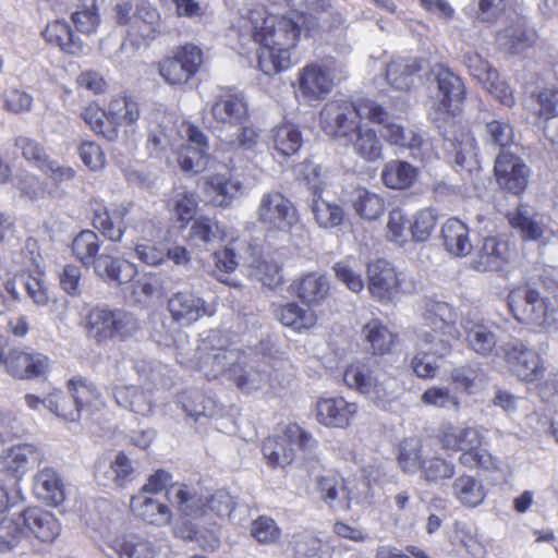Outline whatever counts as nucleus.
<instances>
[{"mask_svg": "<svg viewBox=\"0 0 558 558\" xmlns=\"http://www.w3.org/2000/svg\"><path fill=\"white\" fill-rule=\"evenodd\" d=\"M302 16L296 12L270 14L264 8H254L243 17L244 27L262 46L258 68L266 75L290 69L293 64L291 50L300 40Z\"/></svg>", "mask_w": 558, "mask_h": 558, "instance_id": "obj_1", "label": "nucleus"}, {"mask_svg": "<svg viewBox=\"0 0 558 558\" xmlns=\"http://www.w3.org/2000/svg\"><path fill=\"white\" fill-rule=\"evenodd\" d=\"M384 107L371 99L352 102L347 99H333L325 104L320 111V123L327 135L339 144L348 146L351 137L361 125V119L372 123L383 122Z\"/></svg>", "mask_w": 558, "mask_h": 558, "instance_id": "obj_2", "label": "nucleus"}, {"mask_svg": "<svg viewBox=\"0 0 558 558\" xmlns=\"http://www.w3.org/2000/svg\"><path fill=\"white\" fill-rule=\"evenodd\" d=\"M542 290L518 288L508 295V305L513 317L526 325L548 332L558 330L555 315L558 313V293L550 289V277H543Z\"/></svg>", "mask_w": 558, "mask_h": 558, "instance_id": "obj_3", "label": "nucleus"}, {"mask_svg": "<svg viewBox=\"0 0 558 558\" xmlns=\"http://www.w3.org/2000/svg\"><path fill=\"white\" fill-rule=\"evenodd\" d=\"M83 327L89 339L97 343L126 341L141 330L138 318L124 310L104 306L90 308L83 319Z\"/></svg>", "mask_w": 558, "mask_h": 558, "instance_id": "obj_4", "label": "nucleus"}, {"mask_svg": "<svg viewBox=\"0 0 558 558\" xmlns=\"http://www.w3.org/2000/svg\"><path fill=\"white\" fill-rule=\"evenodd\" d=\"M243 357L244 350L228 344L220 330H210L197 348V368L209 380L223 374L230 378L231 368H235Z\"/></svg>", "mask_w": 558, "mask_h": 558, "instance_id": "obj_5", "label": "nucleus"}, {"mask_svg": "<svg viewBox=\"0 0 558 558\" xmlns=\"http://www.w3.org/2000/svg\"><path fill=\"white\" fill-rule=\"evenodd\" d=\"M383 122H375L381 126L384 140L410 151V155L422 162H428L437 157L433 142L415 128H405L397 122L384 108Z\"/></svg>", "mask_w": 558, "mask_h": 558, "instance_id": "obj_6", "label": "nucleus"}, {"mask_svg": "<svg viewBox=\"0 0 558 558\" xmlns=\"http://www.w3.org/2000/svg\"><path fill=\"white\" fill-rule=\"evenodd\" d=\"M255 215L267 233L289 232L299 222L296 207L279 191L264 193L258 202Z\"/></svg>", "mask_w": 558, "mask_h": 558, "instance_id": "obj_7", "label": "nucleus"}, {"mask_svg": "<svg viewBox=\"0 0 558 558\" xmlns=\"http://www.w3.org/2000/svg\"><path fill=\"white\" fill-rule=\"evenodd\" d=\"M345 75L344 65L332 61L328 64L310 63L298 73V87L305 101L313 102L325 98L336 81Z\"/></svg>", "mask_w": 558, "mask_h": 558, "instance_id": "obj_8", "label": "nucleus"}, {"mask_svg": "<svg viewBox=\"0 0 558 558\" xmlns=\"http://www.w3.org/2000/svg\"><path fill=\"white\" fill-rule=\"evenodd\" d=\"M203 51L193 44L174 47L170 54L158 62V73L170 86L186 84L199 70Z\"/></svg>", "mask_w": 558, "mask_h": 558, "instance_id": "obj_9", "label": "nucleus"}, {"mask_svg": "<svg viewBox=\"0 0 558 558\" xmlns=\"http://www.w3.org/2000/svg\"><path fill=\"white\" fill-rule=\"evenodd\" d=\"M500 351L510 371L519 379L533 383L544 376L546 371L544 359L521 340L514 339L504 343Z\"/></svg>", "mask_w": 558, "mask_h": 558, "instance_id": "obj_10", "label": "nucleus"}, {"mask_svg": "<svg viewBox=\"0 0 558 558\" xmlns=\"http://www.w3.org/2000/svg\"><path fill=\"white\" fill-rule=\"evenodd\" d=\"M433 73L437 82L438 94L428 116L436 123L445 122L451 118L452 104L464 98L465 86L458 75L441 64L436 65Z\"/></svg>", "mask_w": 558, "mask_h": 558, "instance_id": "obj_11", "label": "nucleus"}, {"mask_svg": "<svg viewBox=\"0 0 558 558\" xmlns=\"http://www.w3.org/2000/svg\"><path fill=\"white\" fill-rule=\"evenodd\" d=\"M213 128L222 133L243 125L248 119L247 102L242 93L231 89L221 90L211 107Z\"/></svg>", "mask_w": 558, "mask_h": 558, "instance_id": "obj_12", "label": "nucleus"}, {"mask_svg": "<svg viewBox=\"0 0 558 558\" xmlns=\"http://www.w3.org/2000/svg\"><path fill=\"white\" fill-rule=\"evenodd\" d=\"M498 185L512 194L525 191L530 181V168L514 154L500 151L494 167Z\"/></svg>", "mask_w": 558, "mask_h": 558, "instance_id": "obj_13", "label": "nucleus"}, {"mask_svg": "<svg viewBox=\"0 0 558 558\" xmlns=\"http://www.w3.org/2000/svg\"><path fill=\"white\" fill-rule=\"evenodd\" d=\"M367 289L380 303L391 302L400 291V279L393 266L385 259H376L367 265Z\"/></svg>", "mask_w": 558, "mask_h": 558, "instance_id": "obj_14", "label": "nucleus"}, {"mask_svg": "<svg viewBox=\"0 0 558 558\" xmlns=\"http://www.w3.org/2000/svg\"><path fill=\"white\" fill-rule=\"evenodd\" d=\"M359 413L356 402H350L343 397L319 398L315 405L317 422L328 428H347Z\"/></svg>", "mask_w": 558, "mask_h": 558, "instance_id": "obj_15", "label": "nucleus"}, {"mask_svg": "<svg viewBox=\"0 0 558 558\" xmlns=\"http://www.w3.org/2000/svg\"><path fill=\"white\" fill-rule=\"evenodd\" d=\"M168 311L172 320L183 327L213 314L206 301L190 290L173 293L168 300Z\"/></svg>", "mask_w": 558, "mask_h": 558, "instance_id": "obj_16", "label": "nucleus"}, {"mask_svg": "<svg viewBox=\"0 0 558 558\" xmlns=\"http://www.w3.org/2000/svg\"><path fill=\"white\" fill-rule=\"evenodd\" d=\"M43 450L34 444H19L2 451L0 469L13 475L22 476L44 461Z\"/></svg>", "mask_w": 558, "mask_h": 558, "instance_id": "obj_17", "label": "nucleus"}, {"mask_svg": "<svg viewBox=\"0 0 558 558\" xmlns=\"http://www.w3.org/2000/svg\"><path fill=\"white\" fill-rule=\"evenodd\" d=\"M8 373L20 379H31L45 375L49 359L35 351L12 350L4 360Z\"/></svg>", "mask_w": 558, "mask_h": 558, "instance_id": "obj_18", "label": "nucleus"}, {"mask_svg": "<svg viewBox=\"0 0 558 558\" xmlns=\"http://www.w3.org/2000/svg\"><path fill=\"white\" fill-rule=\"evenodd\" d=\"M344 385L361 395L379 398L385 395L383 383L368 363L356 361L349 364L343 372Z\"/></svg>", "mask_w": 558, "mask_h": 558, "instance_id": "obj_19", "label": "nucleus"}, {"mask_svg": "<svg viewBox=\"0 0 558 558\" xmlns=\"http://www.w3.org/2000/svg\"><path fill=\"white\" fill-rule=\"evenodd\" d=\"M24 529L43 543H52L61 532L58 519L49 511L31 507L19 514Z\"/></svg>", "mask_w": 558, "mask_h": 558, "instance_id": "obj_20", "label": "nucleus"}, {"mask_svg": "<svg viewBox=\"0 0 558 558\" xmlns=\"http://www.w3.org/2000/svg\"><path fill=\"white\" fill-rule=\"evenodd\" d=\"M509 243L496 236L485 238L482 246L471 259V267L477 271H495L509 263Z\"/></svg>", "mask_w": 558, "mask_h": 558, "instance_id": "obj_21", "label": "nucleus"}, {"mask_svg": "<svg viewBox=\"0 0 558 558\" xmlns=\"http://www.w3.org/2000/svg\"><path fill=\"white\" fill-rule=\"evenodd\" d=\"M538 35L525 21L517 20L496 35L498 48L506 53L519 54L536 45Z\"/></svg>", "mask_w": 558, "mask_h": 558, "instance_id": "obj_22", "label": "nucleus"}, {"mask_svg": "<svg viewBox=\"0 0 558 558\" xmlns=\"http://www.w3.org/2000/svg\"><path fill=\"white\" fill-rule=\"evenodd\" d=\"M437 438L442 449L462 453L484 444V435L477 428L451 423L441 425Z\"/></svg>", "mask_w": 558, "mask_h": 558, "instance_id": "obj_23", "label": "nucleus"}, {"mask_svg": "<svg viewBox=\"0 0 558 558\" xmlns=\"http://www.w3.org/2000/svg\"><path fill=\"white\" fill-rule=\"evenodd\" d=\"M426 68L427 62L424 59L395 58L387 65L386 78L395 89L408 92Z\"/></svg>", "mask_w": 558, "mask_h": 558, "instance_id": "obj_24", "label": "nucleus"}, {"mask_svg": "<svg viewBox=\"0 0 558 558\" xmlns=\"http://www.w3.org/2000/svg\"><path fill=\"white\" fill-rule=\"evenodd\" d=\"M465 343L476 355L488 357L497 354V326L485 322L469 320L463 325Z\"/></svg>", "mask_w": 558, "mask_h": 558, "instance_id": "obj_25", "label": "nucleus"}, {"mask_svg": "<svg viewBox=\"0 0 558 558\" xmlns=\"http://www.w3.org/2000/svg\"><path fill=\"white\" fill-rule=\"evenodd\" d=\"M130 508L137 519L157 526L169 524L172 518V512L166 502L157 496L140 492L131 498Z\"/></svg>", "mask_w": 558, "mask_h": 558, "instance_id": "obj_26", "label": "nucleus"}, {"mask_svg": "<svg viewBox=\"0 0 558 558\" xmlns=\"http://www.w3.org/2000/svg\"><path fill=\"white\" fill-rule=\"evenodd\" d=\"M329 291L328 278L318 271L300 276L290 286V292L307 305L320 304L328 298Z\"/></svg>", "mask_w": 558, "mask_h": 558, "instance_id": "obj_27", "label": "nucleus"}, {"mask_svg": "<svg viewBox=\"0 0 558 558\" xmlns=\"http://www.w3.org/2000/svg\"><path fill=\"white\" fill-rule=\"evenodd\" d=\"M451 146L454 163L460 170L473 172L480 169L477 143L469 129L456 126Z\"/></svg>", "mask_w": 558, "mask_h": 558, "instance_id": "obj_28", "label": "nucleus"}, {"mask_svg": "<svg viewBox=\"0 0 558 558\" xmlns=\"http://www.w3.org/2000/svg\"><path fill=\"white\" fill-rule=\"evenodd\" d=\"M361 336L367 352L374 356L390 354L398 339L397 333L378 318H372L365 323L362 326Z\"/></svg>", "mask_w": 558, "mask_h": 558, "instance_id": "obj_29", "label": "nucleus"}, {"mask_svg": "<svg viewBox=\"0 0 558 558\" xmlns=\"http://www.w3.org/2000/svg\"><path fill=\"white\" fill-rule=\"evenodd\" d=\"M315 492L319 499L331 509L348 511L351 496L343 480L336 475H320L315 480Z\"/></svg>", "mask_w": 558, "mask_h": 558, "instance_id": "obj_30", "label": "nucleus"}, {"mask_svg": "<svg viewBox=\"0 0 558 558\" xmlns=\"http://www.w3.org/2000/svg\"><path fill=\"white\" fill-rule=\"evenodd\" d=\"M36 497L48 506L57 507L65 499L62 478L52 468H45L37 472L34 480Z\"/></svg>", "mask_w": 558, "mask_h": 558, "instance_id": "obj_31", "label": "nucleus"}, {"mask_svg": "<svg viewBox=\"0 0 558 558\" xmlns=\"http://www.w3.org/2000/svg\"><path fill=\"white\" fill-rule=\"evenodd\" d=\"M457 335V329H438L422 327L416 335L415 350L434 354L435 357H446L451 353V341Z\"/></svg>", "mask_w": 558, "mask_h": 558, "instance_id": "obj_32", "label": "nucleus"}, {"mask_svg": "<svg viewBox=\"0 0 558 558\" xmlns=\"http://www.w3.org/2000/svg\"><path fill=\"white\" fill-rule=\"evenodd\" d=\"M90 266L94 267L95 274L101 279L118 283L131 281L136 274V268L133 264L113 257L106 252L98 255Z\"/></svg>", "mask_w": 558, "mask_h": 558, "instance_id": "obj_33", "label": "nucleus"}, {"mask_svg": "<svg viewBox=\"0 0 558 558\" xmlns=\"http://www.w3.org/2000/svg\"><path fill=\"white\" fill-rule=\"evenodd\" d=\"M168 500L186 517L199 518L207 513L206 498L187 485L171 486L168 490Z\"/></svg>", "mask_w": 558, "mask_h": 558, "instance_id": "obj_34", "label": "nucleus"}, {"mask_svg": "<svg viewBox=\"0 0 558 558\" xmlns=\"http://www.w3.org/2000/svg\"><path fill=\"white\" fill-rule=\"evenodd\" d=\"M441 239L445 250L453 256H465L472 251L469 228L458 218H450L444 223Z\"/></svg>", "mask_w": 558, "mask_h": 558, "instance_id": "obj_35", "label": "nucleus"}, {"mask_svg": "<svg viewBox=\"0 0 558 558\" xmlns=\"http://www.w3.org/2000/svg\"><path fill=\"white\" fill-rule=\"evenodd\" d=\"M113 397L119 407L135 414L147 416L153 412L151 392L137 386H116Z\"/></svg>", "mask_w": 558, "mask_h": 558, "instance_id": "obj_36", "label": "nucleus"}, {"mask_svg": "<svg viewBox=\"0 0 558 558\" xmlns=\"http://www.w3.org/2000/svg\"><path fill=\"white\" fill-rule=\"evenodd\" d=\"M107 114L112 126L119 131V126H131L136 123L141 117V109L134 97L118 95L110 99Z\"/></svg>", "mask_w": 558, "mask_h": 558, "instance_id": "obj_37", "label": "nucleus"}, {"mask_svg": "<svg viewBox=\"0 0 558 558\" xmlns=\"http://www.w3.org/2000/svg\"><path fill=\"white\" fill-rule=\"evenodd\" d=\"M349 145L355 155L367 162H375L383 158V142L377 132L367 126L360 125L351 137Z\"/></svg>", "mask_w": 558, "mask_h": 558, "instance_id": "obj_38", "label": "nucleus"}, {"mask_svg": "<svg viewBox=\"0 0 558 558\" xmlns=\"http://www.w3.org/2000/svg\"><path fill=\"white\" fill-rule=\"evenodd\" d=\"M275 315L283 326L299 332L312 329L317 324L316 313L311 308L302 307L295 302L278 306Z\"/></svg>", "mask_w": 558, "mask_h": 558, "instance_id": "obj_39", "label": "nucleus"}, {"mask_svg": "<svg viewBox=\"0 0 558 558\" xmlns=\"http://www.w3.org/2000/svg\"><path fill=\"white\" fill-rule=\"evenodd\" d=\"M311 209L316 223L323 229L338 227L344 220V209L335 201L323 196L322 191H314Z\"/></svg>", "mask_w": 558, "mask_h": 558, "instance_id": "obj_40", "label": "nucleus"}, {"mask_svg": "<svg viewBox=\"0 0 558 558\" xmlns=\"http://www.w3.org/2000/svg\"><path fill=\"white\" fill-rule=\"evenodd\" d=\"M46 41L59 47L70 54H78L83 51V43L76 37L71 26L64 21L49 23L43 32Z\"/></svg>", "mask_w": 558, "mask_h": 558, "instance_id": "obj_41", "label": "nucleus"}, {"mask_svg": "<svg viewBox=\"0 0 558 558\" xmlns=\"http://www.w3.org/2000/svg\"><path fill=\"white\" fill-rule=\"evenodd\" d=\"M509 225L520 232L523 240L536 241L544 234V225L537 215L531 214L526 205H519L508 211Z\"/></svg>", "mask_w": 558, "mask_h": 558, "instance_id": "obj_42", "label": "nucleus"}, {"mask_svg": "<svg viewBox=\"0 0 558 558\" xmlns=\"http://www.w3.org/2000/svg\"><path fill=\"white\" fill-rule=\"evenodd\" d=\"M205 192L213 196L216 206L222 207L243 193V184L226 174H213L205 182Z\"/></svg>", "mask_w": 558, "mask_h": 558, "instance_id": "obj_43", "label": "nucleus"}, {"mask_svg": "<svg viewBox=\"0 0 558 558\" xmlns=\"http://www.w3.org/2000/svg\"><path fill=\"white\" fill-rule=\"evenodd\" d=\"M451 493L462 506L468 508L480 506L486 497V489L483 483L466 474L460 475L453 481Z\"/></svg>", "mask_w": 558, "mask_h": 558, "instance_id": "obj_44", "label": "nucleus"}, {"mask_svg": "<svg viewBox=\"0 0 558 558\" xmlns=\"http://www.w3.org/2000/svg\"><path fill=\"white\" fill-rule=\"evenodd\" d=\"M226 234L218 222L209 217L196 218L190 229L189 240L193 245L207 248L209 245L223 241Z\"/></svg>", "mask_w": 558, "mask_h": 558, "instance_id": "obj_45", "label": "nucleus"}, {"mask_svg": "<svg viewBox=\"0 0 558 558\" xmlns=\"http://www.w3.org/2000/svg\"><path fill=\"white\" fill-rule=\"evenodd\" d=\"M417 177V170L408 161L390 160L381 171L384 184L393 190H404L410 187Z\"/></svg>", "mask_w": 558, "mask_h": 558, "instance_id": "obj_46", "label": "nucleus"}, {"mask_svg": "<svg viewBox=\"0 0 558 558\" xmlns=\"http://www.w3.org/2000/svg\"><path fill=\"white\" fill-rule=\"evenodd\" d=\"M126 211V208H122L111 215L106 207L98 206L94 210L93 226L110 241L120 242L124 233L122 221Z\"/></svg>", "mask_w": 558, "mask_h": 558, "instance_id": "obj_47", "label": "nucleus"}, {"mask_svg": "<svg viewBox=\"0 0 558 558\" xmlns=\"http://www.w3.org/2000/svg\"><path fill=\"white\" fill-rule=\"evenodd\" d=\"M69 391L72 393L74 403L82 412L92 413L104 407V401L97 387L86 379L74 378L69 381Z\"/></svg>", "mask_w": 558, "mask_h": 558, "instance_id": "obj_48", "label": "nucleus"}, {"mask_svg": "<svg viewBox=\"0 0 558 558\" xmlns=\"http://www.w3.org/2000/svg\"><path fill=\"white\" fill-rule=\"evenodd\" d=\"M424 327L445 329H456V313L446 302L428 300L425 302L422 314Z\"/></svg>", "mask_w": 558, "mask_h": 558, "instance_id": "obj_49", "label": "nucleus"}, {"mask_svg": "<svg viewBox=\"0 0 558 558\" xmlns=\"http://www.w3.org/2000/svg\"><path fill=\"white\" fill-rule=\"evenodd\" d=\"M112 548L119 558H155L154 545L143 536L136 534L125 535L113 542Z\"/></svg>", "mask_w": 558, "mask_h": 558, "instance_id": "obj_50", "label": "nucleus"}, {"mask_svg": "<svg viewBox=\"0 0 558 558\" xmlns=\"http://www.w3.org/2000/svg\"><path fill=\"white\" fill-rule=\"evenodd\" d=\"M235 384V386L243 392H252L262 389L268 381V375L257 368L247 367L246 365V352L244 351V357L235 366L231 368V376L229 378Z\"/></svg>", "mask_w": 558, "mask_h": 558, "instance_id": "obj_51", "label": "nucleus"}, {"mask_svg": "<svg viewBox=\"0 0 558 558\" xmlns=\"http://www.w3.org/2000/svg\"><path fill=\"white\" fill-rule=\"evenodd\" d=\"M271 140L275 151L282 157H290L298 153L303 143L300 130L290 123L275 128Z\"/></svg>", "mask_w": 558, "mask_h": 558, "instance_id": "obj_52", "label": "nucleus"}, {"mask_svg": "<svg viewBox=\"0 0 558 558\" xmlns=\"http://www.w3.org/2000/svg\"><path fill=\"white\" fill-rule=\"evenodd\" d=\"M451 381L466 393L480 391L487 381L486 374L480 365H462L456 367L450 374Z\"/></svg>", "mask_w": 558, "mask_h": 558, "instance_id": "obj_53", "label": "nucleus"}, {"mask_svg": "<svg viewBox=\"0 0 558 558\" xmlns=\"http://www.w3.org/2000/svg\"><path fill=\"white\" fill-rule=\"evenodd\" d=\"M81 118L90 128V130L102 135L108 141H116L119 137L117 131L108 119L107 109H101L96 102L88 104L81 112Z\"/></svg>", "mask_w": 558, "mask_h": 558, "instance_id": "obj_54", "label": "nucleus"}, {"mask_svg": "<svg viewBox=\"0 0 558 558\" xmlns=\"http://www.w3.org/2000/svg\"><path fill=\"white\" fill-rule=\"evenodd\" d=\"M352 207L362 219L376 220L385 211V202L374 192L357 189L352 197Z\"/></svg>", "mask_w": 558, "mask_h": 558, "instance_id": "obj_55", "label": "nucleus"}, {"mask_svg": "<svg viewBox=\"0 0 558 558\" xmlns=\"http://www.w3.org/2000/svg\"><path fill=\"white\" fill-rule=\"evenodd\" d=\"M398 465L404 473L422 471L424 462L423 445L416 437L405 438L399 447Z\"/></svg>", "mask_w": 558, "mask_h": 558, "instance_id": "obj_56", "label": "nucleus"}, {"mask_svg": "<svg viewBox=\"0 0 558 558\" xmlns=\"http://www.w3.org/2000/svg\"><path fill=\"white\" fill-rule=\"evenodd\" d=\"M335 277L351 292L359 293L364 289L361 263L354 257H347L332 266Z\"/></svg>", "mask_w": 558, "mask_h": 558, "instance_id": "obj_57", "label": "nucleus"}, {"mask_svg": "<svg viewBox=\"0 0 558 558\" xmlns=\"http://www.w3.org/2000/svg\"><path fill=\"white\" fill-rule=\"evenodd\" d=\"M251 276L270 289L283 282L282 266L270 256L256 260L252 265Z\"/></svg>", "mask_w": 558, "mask_h": 558, "instance_id": "obj_58", "label": "nucleus"}, {"mask_svg": "<svg viewBox=\"0 0 558 558\" xmlns=\"http://www.w3.org/2000/svg\"><path fill=\"white\" fill-rule=\"evenodd\" d=\"M168 206L182 226H185L193 220L198 203L195 193L178 189L173 191Z\"/></svg>", "mask_w": 558, "mask_h": 558, "instance_id": "obj_59", "label": "nucleus"}, {"mask_svg": "<svg viewBox=\"0 0 558 558\" xmlns=\"http://www.w3.org/2000/svg\"><path fill=\"white\" fill-rule=\"evenodd\" d=\"M99 247L98 235L92 230L81 231L72 242V252L74 256L87 267L97 258Z\"/></svg>", "mask_w": 558, "mask_h": 558, "instance_id": "obj_60", "label": "nucleus"}, {"mask_svg": "<svg viewBox=\"0 0 558 558\" xmlns=\"http://www.w3.org/2000/svg\"><path fill=\"white\" fill-rule=\"evenodd\" d=\"M263 454L271 468H283L294 460V449L287 447L281 437H269L263 444Z\"/></svg>", "mask_w": 558, "mask_h": 558, "instance_id": "obj_61", "label": "nucleus"}, {"mask_svg": "<svg viewBox=\"0 0 558 558\" xmlns=\"http://www.w3.org/2000/svg\"><path fill=\"white\" fill-rule=\"evenodd\" d=\"M484 141L487 145L506 151V148L514 144L513 128L507 121L494 119L485 125Z\"/></svg>", "mask_w": 558, "mask_h": 558, "instance_id": "obj_62", "label": "nucleus"}, {"mask_svg": "<svg viewBox=\"0 0 558 558\" xmlns=\"http://www.w3.org/2000/svg\"><path fill=\"white\" fill-rule=\"evenodd\" d=\"M534 113L549 120L558 117V87L548 86L531 95Z\"/></svg>", "mask_w": 558, "mask_h": 558, "instance_id": "obj_63", "label": "nucleus"}, {"mask_svg": "<svg viewBox=\"0 0 558 558\" xmlns=\"http://www.w3.org/2000/svg\"><path fill=\"white\" fill-rule=\"evenodd\" d=\"M454 537L472 557H485V546L478 538L477 529L473 524L466 522H456Z\"/></svg>", "mask_w": 558, "mask_h": 558, "instance_id": "obj_64", "label": "nucleus"}]
</instances>
